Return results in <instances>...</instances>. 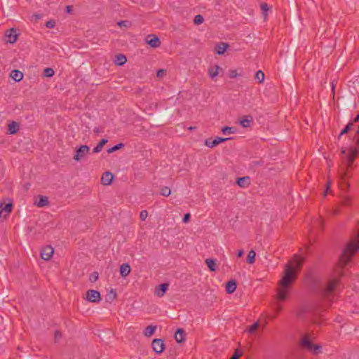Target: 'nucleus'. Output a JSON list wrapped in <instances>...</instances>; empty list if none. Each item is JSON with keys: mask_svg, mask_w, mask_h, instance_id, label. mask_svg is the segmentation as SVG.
I'll return each mask as SVG.
<instances>
[{"mask_svg": "<svg viewBox=\"0 0 359 359\" xmlns=\"http://www.w3.org/2000/svg\"><path fill=\"white\" fill-rule=\"evenodd\" d=\"M313 354L317 355L321 352V346L318 344H313L312 348L310 350Z\"/></svg>", "mask_w": 359, "mask_h": 359, "instance_id": "39", "label": "nucleus"}, {"mask_svg": "<svg viewBox=\"0 0 359 359\" xmlns=\"http://www.w3.org/2000/svg\"><path fill=\"white\" fill-rule=\"evenodd\" d=\"M219 70L222 71V69L219 66L216 65L209 68L208 74L209 76L212 79H215V76H217L219 74Z\"/></svg>", "mask_w": 359, "mask_h": 359, "instance_id": "21", "label": "nucleus"}, {"mask_svg": "<svg viewBox=\"0 0 359 359\" xmlns=\"http://www.w3.org/2000/svg\"><path fill=\"white\" fill-rule=\"evenodd\" d=\"M90 151V147L87 145H81L80 146L73 157V159L76 161H81L86 155H87Z\"/></svg>", "mask_w": 359, "mask_h": 359, "instance_id": "6", "label": "nucleus"}, {"mask_svg": "<svg viewBox=\"0 0 359 359\" xmlns=\"http://www.w3.org/2000/svg\"><path fill=\"white\" fill-rule=\"evenodd\" d=\"M241 355L242 352H239L238 349H236L231 358L233 359H238Z\"/></svg>", "mask_w": 359, "mask_h": 359, "instance_id": "45", "label": "nucleus"}, {"mask_svg": "<svg viewBox=\"0 0 359 359\" xmlns=\"http://www.w3.org/2000/svg\"><path fill=\"white\" fill-rule=\"evenodd\" d=\"M282 310V307L281 306H278L277 308V311H276V313H278L280 311ZM277 315V314H276ZM276 316H275L274 317H273V318H276Z\"/></svg>", "mask_w": 359, "mask_h": 359, "instance_id": "59", "label": "nucleus"}, {"mask_svg": "<svg viewBox=\"0 0 359 359\" xmlns=\"http://www.w3.org/2000/svg\"><path fill=\"white\" fill-rule=\"evenodd\" d=\"M346 148H342L341 154L343 156V165L339 168V173L341 179L346 181L348 177V171L352 169V165L355 158L359 154V149L357 148H350L346 151Z\"/></svg>", "mask_w": 359, "mask_h": 359, "instance_id": "3", "label": "nucleus"}, {"mask_svg": "<svg viewBox=\"0 0 359 359\" xmlns=\"http://www.w3.org/2000/svg\"><path fill=\"white\" fill-rule=\"evenodd\" d=\"M353 126V123H348L345 127L341 131L340 134H339V137H340L341 135H344V134H346L348 133V131L351 129V127Z\"/></svg>", "mask_w": 359, "mask_h": 359, "instance_id": "36", "label": "nucleus"}, {"mask_svg": "<svg viewBox=\"0 0 359 359\" xmlns=\"http://www.w3.org/2000/svg\"><path fill=\"white\" fill-rule=\"evenodd\" d=\"M116 57V59L115 60V63L118 66L124 65L127 61L126 55L123 54H118Z\"/></svg>", "mask_w": 359, "mask_h": 359, "instance_id": "28", "label": "nucleus"}, {"mask_svg": "<svg viewBox=\"0 0 359 359\" xmlns=\"http://www.w3.org/2000/svg\"><path fill=\"white\" fill-rule=\"evenodd\" d=\"M329 189H330V182H327V189H326V190H325V191H324V193H323V195H324V196H326V195H327V191H328Z\"/></svg>", "mask_w": 359, "mask_h": 359, "instance_id": "55", "label": "nucleus"}, {"mask_svg": "<svg viewBox=\"0 0 359 359\" xmlns=\"http://www.w3.org/2000/svg\"><path fill=\"white\" fill-rule=\"evenodd\" d=\"M258 327L259 323L255 322L248 327V332L250 333H254L257 330Z\"/></svg>", "mask_w": 359, "mask_h": 359, "instance_id": "40", "label": "nucleus"}, {"mask_svg": "<svg viewBox=\"0 0 359 359\" xmlns=\"http://www.w3.org/2000/svg\"><path fill=\"white\" fill-rule=\"evenodd\" d=\"M228 47V43L222 42L215 46V51L218 55H223Z\"/></svg>", "mask_w": 359, "mask_h": 359, "instance_id": "23", "label": "nucleus"}, {"mask_svg": "<svg viewBox=\"0 0 359 359\" xmlns=\"http://www.w3.org/2000/svg\"><path fill=\"white\" fill-rule=\"evenodd\" d=\"M9 203L5 204L4 206H3V203L1 204L0 207L1 208V210L3 212H5L7 215H9L12 210H13V202L10 198H8Z\"/></svg>", "mask_w": 359, "mask_h": 359, "instance_id": "24", "label": "nucleus"}, {"mask_svg": "<svg viewBox=\"0 0 359 359\" xmlns=\"http://www.w3.org/2000/svg\"><path fill=\"white\" fill-rule=\"evenodd\" d=\"M254 163H255V165H259V164H260V163H259V161L254 162Z\"/></svg>", "mask_w": 359, "mask_h": 359, "instance_id": "62", "label": "nucleus"}, {"mask_svg": "<svg viewBox=\"0 0 359 359\" xmlns=\"http://www.w3.org/2000/svg\"><path fill=\"white\" fill-rule=\"evenodd\" d=\"M54 337H55V341H58L59 339H61V337H62V333L59 330H56L55 332Z\"/></svg>", "mask_w": 359, "mask_h": 359, "instance_id": "49", "label": "nucleus"}, {"mask_svg": "<svg viewBox=\"0 0 359 359\" xmlns=\"http://www.w3.org/2000/svg\"><path fill=\"white\" fill-rule=\"evenodd\" d=\"M302 262L299 260L298 261V266H299V268L300 269L302 267Z\"/></svg>", "mask_w": 359, "mask_h": 359, "instance_id": "61", "label": "nucleus"}, {"mask_svg": "<svg viewBox=\"0 0 359 359\" xmlns=\"http://www.w3.org/2000/svg\"><path fill=\"white\" fill-rule=\"evenodd\" d=\"M235 130H236L235 128L229 127V126H224L222 129V132L224 135H226V133L233 134L235 133Z\"/></svg>", "mask_w": 359, "mask_h": 359, "instance_id": "35", "label": "nucleus"}, {"mask_svg": "<svg viewBox=\"0 0 359 359\" xmlns=\"http://www.w3.org/2000/svg\"><path fill=\"white\" fill-rule=\"evenodd\" d=\"M236 184L240 187H247L250 184V177L248 176L238 177L236 180Z\"/></svg>", "mask_w": 359, "mask_h": 359, "instance_id": "18", "label": "nucleus"}, {"mask_svg": "<svg viewBox=\"0 0 359 359\" xmlns=\"http://www.w3.org/2000/svg\"><path fill=\"white\" fill-rule=\"evenodd\" d=\"M205 262L210 271H216L217 265L215 259H206Z\"/></svg>", "mask_w": 359, "mask_h": 359, "instance_id": "25", "label": "nucleus"}, {"mask_svg": "<svg viewBox=\"0 0 359 359\" xmlns=\"http://www.w3.org/2000/svg\"><path fill=\"white\" fill-rule=\"evenodd\" d=\"M10 76L16 82H19L23 79V73L18 69H13L10 74Z\"/></svg>", "mask_w": 359, "mask_h": 359, "instance_id": "19", "label": "nucleus"}, {"mask_svg": "<svg viewBox=\"0 0 359 359\" xmlns=\"http://www.w3.org/2000/svg\"><path fill=\"white\" fill-rule=\"evenodd\" d=\"M107 142L108 140L107 139H102L97 144V146L93 149V152L99 153L100 151H101L103 147Z\"/></svg>", "mask_w": 359, "mask_h": 359, "instance_id": "27", "label": "nucleus"}, {"mask_svg": "<svg viewBox=\"0 0 359 359\" xmlns=\"http://www.w3.org/2000/svg\"><path fill=\"white\" fill-rule=\"evenodd\" d=\"M296 279L297 275L294 267L290 264H287L284 269L283 275L278 282L276 294V298L278 301L283 302L286 300L290 287Z\"/></svg>", "mask_w": 359, "mask_h": 359, "instance_id": "2", "label": "nucleus"}, {"mask_svg": "<svg viewBox=\"0 0 359 359\" xmlns=\"http://www.w3.org/2000/svg\"><path fill=\"white\" fill-rule=\"evenodd\" d=\"M123 147H124V144L123 143H118V144L114 145V147L108 149L107 152L109 154H111L113 152H115V151L119 150L120 149L123 148Z\"/></svg>", "mask_w": 359, "mask_h": 359, "instance_id": "34", "label": "nucleus"}, {"mask_svg": "<svg viewBox=\"0 0 359 359\" xmlns=\"http://www.w3.org/2000/svg\"><path fill=\"white\" fill-rule=\"evenodd\" d=\"M231 139H232V137H217L214 140H212L211 138H208L205 140V145L208 147L212 148V147L217 146L219 144H220L222 142H224L226 140H231Z\"/></svg>", "mask_w": 359, "mask_h": 359, "instance_id": "8", "label": "nucleus"}, {"mask_svg": "<svg viewBox=\"0 0 359 359\" xmlns=\"http://www.w3.org/2000/svg\"><path fill=\"white\" fill-rule=\"evenodd\" d=\"M185 331L182 328H178L175 334V339L177 343H182L184 341Z\"/></svg>", "mask_w": 359, "mask_h": 359, "instance_id": "20", "label": "nucleus"}, {"mask_svg": "<svg viewBox=\"0 0 359 359\" xmlns=\"http://www.w3.org/2000/svg\"><path fill=\"white\" fill-rule=\"evenodd\" d=\"M46 26L48 28H53L55 26V21L54 20H50L46 22Z\"/></svg>", "mask_w": 359, "mask_h": 359, "instance_id": "46", "label": "nucleus"}, {"mask_svg": "<svg viewBox=\"0 0 359 359\" xmlns=\"http://www.w3.org/2000/svg\"><path fill=\"white\" fill-rule=\"evenodd\" d=\"M359 121V114L356 115V116L353 119V122L356 123Z\"/></svg>", "mask_w": 359, "mask_h": 359, "instance_id": "57", "label": "nucleus"}, {"mask_svg": "<svg viewBox=\"0 0 359 359\" xmlns=\"http://www.w3.org/2000/svg\"><path fill=\"white\" fill-rule=\"evenodd\" d=\"M146 42L152 48H157L161 46L159 38L154 34H149L146 38Z\"/></svg>", "mask_w": 359, "mask_h": 359, "instance_id": "10", "label": "nucleus"}, {"mask_svg": "<svg viewBox=\"0 0 359 359\" xmlns=\"http://www.w3.org/2000/svg\"><path fill=\"white\" fill-rule=\"evenodd\" d=\"M243 254H244L243 250H238L236 252V256L238 257H243Z\"/></svg>", "mask_w": 359, "mask_h": 359, "instance_id": "53", "label": "nucleus"}, {"mask_svg": "<svg viewBox=\"0 0 359 359\" xmlns=\"http://www.w3.org/2000/svg\"><path fill=\"white\" fill-rule=\"evenodd\" d=\"M341 205L348 206L351 205V199L348 196H344L341 200Z\"/></svg>", "mask_w": 359, "mask_h": 359, "instance_id": "43", "label": "nucleus"}, {"mask_svg": "<svg viewBox=\"0 0 359 359\" xmlns=\"http://www.w3.org/2000/svg\"><path fill=\"white\" fill-rule=\"evenodd\" d=\"M300 344L303 348H305L309 351H310L312 348V346H313V344L310 341L309 337L306 335L302 338Z\"/></svg>", "mask_w": 359, "mask_h": 359, "instance_id": "16", "label": "nucleus"}, {"mask_svg": "<svg viewBox=\"0 0 359 359\" xmlns=\"http://www.w3.org/2000/svg\"><path fill=\"white\" fill-rule=\"evenodd\" d=\"M148 217V212L145 210H143L140 213V218L142 221H144Z\"/></svg>", "mask_w": 359, "mask_h": 359, "instance_id": "44", "label": "nucleus"}, {"mask_svg": "<svg viewBox=\"0 0 359 359\" xmlns=\"http://www.w3.org/2000/svg\"><path fill=\"white\" fill-rule=\"evenodd\" d=\"M126 23H127V21L122 20V21L118 22V25L121 26V25H126Z\"/></svg>", "mask_w": 359, "mask_h": 359, "instance_id": "56", "label": "nucleus"}, {"mask_svg": "<svg viewBox=\"0 0 359 359\" xmlns=\"http://www.w3.org/2000/svg\"><path fill=\"white\" fill-rule=\"evenodd\" d=\"M48 203H49V201H48V197L41 196L39 197V201L37 202V206L38 207H44L46 205H48Z\"/></svg>", "mask_w": 359, "mask_h": 359, "instance_id": "30", "label": "nucleus"}, {"mask_svg": "<svg viewBox=\"0 0 359 359\" xmlns=\"http://www.w3.org/2000/svg\"><path fill=\"white\" fill-rule=\"evenodd\" d=\"M98 273L95 271L90 275L89 280L91 283L95 282L98 279Z\"/></svg>", "mask_w": 359, "mask_h": 359, "instance_id": "42", "label": "nucleus"}, {"mask_svg": "<svg viewBox=\"0 0 359 359\" xmlns=\"http://www.w3.org/2000/svg\"><path fill=\"white\" fill-rule=\"evenodd\" d=\"M314 306L311 304L301 306L297 311V316L299 318H304L306 315L313 312Z\"/></svg>", "mask_w": 359, "mask_h": 359, "instance_id": "5", "label": "nucleus"}, {"mask_svg": "<svg viewBox=\"0 0 359 359\" xmlns=\"http://www.w3.org/2000/svg\"><path fill=\"white\" fill-rule=\"evenodd\" d=\"M359 250V236L349 242L346 248L343 250L341 257L339 259V264L341 268H344L350 261L353 255Z\"/></svg>", "mask_w": 359, "mask_h": 359, "instance_id": "4", "label": "nucleus"}, {"mask_svg": "<svg viewBox=\"0 0 359 359\" xmlns=\"http://www.w3.org/2000/svg\"><path fill=\"white\" fill-rule=\"evenodd\" d=\"M66 11L67 13H71L72 11V6H66Z\"/></svg>", "mask_w": 359, "mask_h": 359, "instance_id": "54", "label": "nucleus"}, {"mask_svg": "<svg viewBox=\"0 0 359 359\" xmlns=\"http://www.w3.org/2000/svg\"><path fill=\"white\" fill-rule=\"evenodd\" d=\"M357 133L359 134V129L358 130Z\"/></svg>", "mask_w": 359, "mask_h": 359, "instance_id": "64", "label": "nucleus"}, {"mask_svg": "<svg viewBox=\"0 0 359 359\" xmlns=\"http://www.w3.org/2000/svg\"><path fill=\"white\" fill-rule=\"evenodd\" d=\"M338 212H339L338 210H336L334 211V214H335V215L338 214Z\"/></svg>", "mask_w": 359, "mask_h": 359, "instance_id": "63", "label": "nucleus"}, {"mask_svg": "<svg viewBox=\"0 0 359 359\" xmlns=\"http://www.w3.org/2000/svg\"><path fill=\"white\" fill-rule=\"evenodd\" d=\"M171 194V190L168 187H164L161 190V195L163 196H168Z\"/></svg>", "mask_w": 359, "mask_h": 359, "instance_id": "38", "label": "nucleus"}, {"mask_svg": "<svg viewBox=\"0 0 359 359\" xmlns=\"http://www.w3.org/2000/svg\"><path fill=\"white\" fill-rule=\"evenodd\" d=\"M165 70L160 69L157 71L156 76L158 77H162L165 74Z\"/></svg>", "mask_w": 359, "mask_h": 359, "instance_id": "51", "label": "nucleus"}, {"mask_svg": "<svg viewBox=\"0 0 359 359\" xmlns=\"http://www.w3.org/2000/svg\"><path fill=\"white\" fill-rule=\"evenodd\" d=\"M305 282L315 293L320 295L327 301L334 299L336 292L340 284V277L330 279L323 287L319 285V280L310 270L305 276Z\"/></svg>", "mask_w": 359, "mask_h": 359, "instance_id": "1", "label": "nucleus"}, {"mask_svg": "<svg viewBox=\"0 0 359 359\" xmlns=\"http://www.w3.org/2000/svg\"><path fill=\"white\" fill-rule=\"evenodd\" d=\"M204 21V18L201 15H196L194 18V23L195 25H201L203 22Z\"/></svg>", "mask_w": 359, "mask_h": 359, "instance_id": "37", "label": "nucleus"}, {"mask_svg": "<svg viewBox=\"0 0 359 359\" xmlns=\"http://www.w3.org/2000/svg\"><path fill=\"white\" fill-rule=\"evenodd\" d=\"M252 121V118L251 116H245L240 121V124L243 128H248L250 126V123Z\"/></svg>", "mask_w": 359, "mask_h": 359, "instance_id": "29", "label": "nucleus"}, {"mask_svg": "<svg viewBox=\"0 0 359 359\" xmlns=\"http://www.w3.org/2000/svg\"><path fill=\"white\" fill-rule=\"evenodd\" d=\"M20 129V125L15 121H12L8 126V133L11 135L16 134Z\"/></svg>", "mask_w": 359, "mask_h": 359, "instance_id": "17", "label": "nucleus"}, {"mask_svg": "<svg viewBox=\"0 0 359 359\" xmlns=\"http://www.w3.org/2000/svg\"><path fill=\"white\" fill-rule=\"evenodd\" d=\"M5 36L8 37V42L13 43L17 41L18 35L15 28H11L6 31Z\"/></svg>", "mask_w": 359, "mask_h": 359, "instance_id": "11", "label": "nucleus"}, {"mask_svg": "<svg viewBox=\"0 0 359 359\" xmlns=\"http://www.w3.org/2000/svg\"><path fill=\"white\" fill-rule=\"evenodd\" d=\"M255 256H256V253H255V250H251L248 254L247 262L248 264H253L255 261Z\"/></svg>", "mask_w": 359, "mask_h": 359, "instance_id": "31", "label": "nucleus"}, {"mask_svg": "<svg viewBox=\"0 0 359 359\" xmlns=\"http://www.w3.org/2000/svg\"><path fill=\"white\" fill-rule=\"evenodd\" d=\"M190 217H191V215L189 213L184 214V217H183V219H182L183 222L187 223L188 222H189Z\"/></svg>", "mask_w": 359, "mask_h": 359, "instance_id": "50", "label": "nucleus"}, {"mask_svg": "<svg viewBox=\"0 0 359 359\" xmlns=\"http://www.w3.org/2000/svg\"><path fill=\"white\" fill-rule=\"evenodd\" d=\"M237 287V282L236 280L231 279L226 283V292L227 294L233 293Z\"/></svg>", "mask_w": 359, "mask_h": 359, "instance_id": "14", "label": "nucleus"}, {"mask_svg": "<svg viewBox=\"0 0 359 359\" xmlns=\"http://www.w3.org/2000/svg\"><path fill=\"white\" fill-rule=\"evenodd\" d=\"M131 268L128 263H124L120 266V273L121 276L123 278L128 276L130 273Z\"/></svg>", "mask_w": 359, "mask_h": 359, "instance_id": "22", "label": "nucleus"}, {"mask_svg": "<svg viewBox=\"0 0 359 359\" xmlns=\"http://www.w3.org/2000/svg\"><path fill=\"white\" fill-rule=\"evenodd\" d=\"M261 9L263 11L264 17L266 18L267 16V11L270 9L269 5L266 3H262L261 4Z\"/></svg>", "mask_w": 359, "mask_h": 359, "instance_id": "41", "label": "nucleus"}, {"mask_svg": "<svg viewBox=\"0 0 359 359\" xmlns=\"http://www.w3.org/2000/svg\"><path fill=\"white\" fill-rule=\"evenodd\" d=\"M94 133H100V129H99V128L95 127V128H94Z\"/></svg>", "mask_w": 359, "mask_h": 359, "instance_id": "60", "label": "nucleus"}, {"mask_svg": "<svg viewBox=\"0 0 359 359\" xmlns=\"http://www.w3.org/2000/svg\"><path fill=\"white\" fill-rule=\"evenodd\" d=\"M114 179V175L111 172H105L101 177V182L103 185H109Z\"/></svg>", "mask_w": 359, "mask_h": 359, "instance_id": "13", "label": "nucleus"}, {"mask_svg": "<svg viewBox=\"0 0 359 359\" xmlns=\"http://www.w3.org/2000/svg\"><path fill=\"white\" fill-rule=\"evenodd\" d=\"M169 284L168 283H162L160 284L156 289L155 294L158 297H163L166 291L168 290Z\"/></svg>", "mask_w": 359, "mask_h": 359, "instance_id": "15", "label": "nucleus"}, {"mask_svg": "<svg viewBox=\"0 0 359 359\" xmlns=\"http://www.w3.org/2000/svg\"><path fill=\"white\" fill-rule=\"evenodd\" d=\"M156 330V325H149L144 329V336L149 337L154 334Z\"/></svg>", "mask_w": 359, "mask_h": 359, "instance_id": "26", "label": "nucleus"}, {"mask_svg": "<svg viewBox=\"0 0 359 359\" xmlns=\"http://www.w3.org/2000/svg\"><path fill=\"white\" fill-rule=\"evenodd\" d=\"M34 17H35L36 20L40 19L42 16L40 14H34Z\"/></svg>", "mask_w": 359, "mask_h": 359, "instance_id": "58", "label": "nucleus"}, {"mask_svg": "<svg viewBox=\"0 0 359 359\" xmlns=\"http://www.w3.org/2000/svg\"><path fill=\"white\" fill-rule=\"evenodd\" d=\"M255 79L258 81L259 83H262L264 80V74L262 70H258L255 76Z\"/></svg>", "mask_w": 359, "mask_h": 359, "instance_id": "33", "label": "nucleus"}, {"mask_svg": "<svg viewBox=\"0 0 359 359\" xmlns=\"http://www.w3.org/2000/svg\"><path fill=\"white\" fill-rule=\"evenodd\" d=\"M54 70L50 67L45 68L43 72V76L44 77H52L54 75Z\"/></svg>", "mask_w": 359, "mask_h": 359, "instance_id": "32", "label": "nucleus"}, {"mask_svg": "<svg viewBox=\"0 0 359 359\" xmlns=\"http://www.w3.org/2000/svg\"><path fill=\"white\" fill-rule=\"evenodd\" d=\"M8 215L6 213L4 214V212L2 210H0V221H3L4 219H6Z\"/></svg>", "mask_w": 359, "mask_h": 359, "instance_id": "52", "label": "nucleus"}, {"mask_svg": "<svg viewBox=\"0 0 359 359\" xmlns=\"http://www.w3.org/2000/svg\"><path fill=\"white\" fill-rule=\"evenodd\" d=\"M53 252V248L51 246H46L42 250L41 257L43 260H49L51 258Z\"/></svg>", "mask_w": 359, "mask_h": 359, "instance_id": "12", "label": "nucleus"}, {"mask_svg": "<svg viewBox=\"0 0 359 359\" xmlns=\"http://www.w3.org/2000/svg\"><path fill=\"white\" fill-rule=\"evenodd\" d=\"M86 299L90 302L98 303L101 300V295L97 290H88L86 292Z\"/></svg>", "mask_w": 359, "mask_h": 359, "instance_id": "7", "label": "nucleus"}, {"mask_svg": "<svg viewBox=\"0 0 359 359\" xmlns=\"http://www.w3.org/2000/svg\"><path fill=\"white\" fill-rule=\"evenodd\" d=\"M153 351L157 354L161 353L165 350L164 341L161 339H154L151 342Z\"/></svg>", "mask_w": 359, "mask_h": 359, "instance_id": "9", "label": "nucleus"}, {"mask_svg": "<svg viewBox=\"0 0 359 359\" xmlns=\"http://www.w3.org/2000/svg\"><path fill=\"white\" fill-rule=\"evenodd\" d=\"M116 295H117V294H116V292L114 290H111L109 292V294H108V296H109V299H110L111 301H112V300H114V299H116Z\"/></svg>", "mask_w": 359, "mask_h": 359, "instance_id": "48", "label": "nucleus"}, {"mask_svg": "<svg viewBox=\"0 0 359 359\" xmlns=\"http://www.w3.org/2000/svg\"><path fill=\"white\" fill-rule=\"evenodd\" d=\"M229 76L230 78H236L238 76L237 70L236 69H231L229 72Z\"/></svg>", "mask_w": 359, "mask_h": 359, "instance_id": "47", "label": "nucleus"}]
</instances>
